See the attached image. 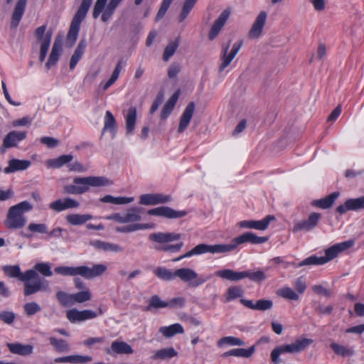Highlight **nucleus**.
<instances>
[{
	"instance_id": "44",
	"label": "nucleus",
	"mask_w": 364,
	"mask_h": 364,
	"mask_svg": "<svg viewBox=\"0 0 364 364\" xmlns=\"http://www.w3.org/2000/svg\"><path fill=\"white\" fill-rule=\"evenodd\" d=\"M134 200V198L133 197H114L110 195H107L101 198L102 202L112 204H127Z\"/></svg>"
},
{
	"instance_id": "50",
	"label": "nucleus",
	"mask_w": 364,
	"mask_h": 364,
	"mask_svg": "<svg viewBox=\"0 0 364 364\" xmlns=\"http://www.w3.org/2000/svg\"><path fill=\"white\" fill-rule=\"evenodd\" d=\"M184 211H176L167 206H161V215L167 218H179L186 215Z\"/></svg>"
},
{
	"instance_id": "28",
	"label": "nucleus",
	"mask_w": 364,
	"mask_h": 364,
	"mask_svg": "<svg viewBox=\"0 0 364 364\" xmlns=\"http://www.w3.org/2000/svg\"><path fill=\"white\" fill-rule=\"evenodd\" d=\"M31 166V161L28 160L11 159L9 161V166H6L4 171L6 173H11L16 171H23Z\"/></svg>"
},
{
	"instance_id": "23",
	"label": "nucleus",
	"mask_w": 364,
	"mask_h": 364,
	"mask_svg": "<svg viewBox=\"0 0 364 364\" xmlns=\"http://www.w3.org/2000/svg\"><path fill=\"white\" fill-rule=\"evenodd\" d=\"M240 303L247 308L257 311L269 310L273 306V301L270 299H259L254 304L252 300L241 299Z\"/></svg>"
},
{
	"instance_id": "54",
	"label": "nucleus",
	"mask_w": 364,
	"mask_h": 364,
	"mask_svg": "<svg viewBox=\"0 0 364 364\" xmlns=\"http://www.w3.org/2000/svg\"><path fill=\"white\" fill-rule=\"evenodd\" d=\"M277 294L278 296L288 300L297 301L299 299V296L289 287L279 289Z\"/></svg>"
},
{
	"instance_id": "11",
	"label": "nucleus",
	"mask_w": 364,
	"mask_h": 364,
	"mask_svg": "<svg viewBox=\"0 0 364 364\" xmlns=\"http://www.w3.org/2000/svg\"><path fill=\"white\" fill-rule=\"evenodd\" d=\"M4 274L11 278H17L21 282L32 280L38 277L37 272L34 270H27L21 272L18 265H5L2 267Z\"/></svg>"
},
{
	"instance_id": "47",
	"label": "nucleus",
	"mask_w": 364,
	"mask_h": 364,
	"mask_svg": "<svg viewBox=\"0 0 364 364\" xmlns=\"http://www.w3.org/2000/svg\"><path fill=\"white\" fill-rule=\"evenodd\" d=\"M92 297V293L89 289H85L81 291L73 294V304L75 303L82 304L90 301Z\"/></svg>"
},
{
	"instance_id": "62",
	"label": "nucleus",
	"mask_w": 364,
	"mask_h": 364,
	"mask_svg": "<svg viewBox=\"0 0 364 364\" xmlns=\"http://www.w3.org/2000/svg\"><path fill=\"white\" fill-rule=\"evenodd\" d=\"M167 308L169 309H181L185 306L186 299L182 296H178L172 298L168 301H166Z\"/></svg>"
},
{
	"instance_id": "46",
	"label": "nucleus",
	"mask_w": 364,
	"mask_h": 364,
	"mask_svg": "<svg viewBox=\"0 0 364 364\" xmlns=\"http://www.w3.org/2000/svg\"><path fill=\"white\" fill-rule=\"evenodd\" d=\"M116 128V121L114 115L110 111H107L105 116V123L102 129V134L105 131H109L114 134Z\"/></svg>"
},
{
	"instance_id": "36",
	"label": "nucleus",
	"mask_w": 364,
	"mask_h": 364,
	"mask_svg": "<svg viewBox=\"0 0 364 364\" xmlns=\"http://www.w3.org/2000/svg\"><path fill=\"white\" fill-rule=\"evenodd\" d=\"M86 47V42L85 40H81L80 43L77 45V47L76 48L74 53L73 54L70 62V68L71 70L74 69L76 65L77 64L78 61L82 58L85 49Z\"/></svg>"
},
{
	"instance_id": "26",
	"label": "nucleus",
	"mask_w": 364,
	"mask_h": 364,
	"mask_svg": "<svg viewBox=\"0 0 364 364\" xmlns=\"http://www.w3.org/2000/svg\"><path fill=\"white\" fill-rule=\"evenodd\" d=\"M195 109V104L194 102H190L184 109L179 122V126L178 129V133H182L184 130L188 127L191 118L193 117V112Z\"/></svg>"
},
{
	"instance_id": "51",
	"label": "nucleus",
	"mask_w": 364,
	"mask_h": 364,
	"mask_svg": "<svg viewBox=\"0 0 364 364\" xmlns=\"http://www.w3.org/2000/svg\"><path fill=\"white\" fill-rule=\"evenodd\" d=\"M179 46V40L175 39L168 43V44L166 46L164 54L163 59L165 61H168L170 58L175 53Z\"/></svg>"
},
{
	"instance_id": "16",
	"label": "nucleus",
	"mask_w": 364,
	"mask_h": 364,
	"mask_svg": "<svg viewBox=\"0 0 364 364\" xmlns=\"http://www.w3.org/2000/svg\"><path fill=\"white\" fill-rule=\"evenodd\" d=\"M26 136V132L11 131L9 132L3 140V146L2 148H1V151L4 153L5 149L16 146L17 144L25 139Z\"/></svg>"
},
{
	"instance_id": "37",
	"label": "nucleus",
	"mask_w": 364,
	"mask_h": 364,
	"mask_svg": "<svg viewBox=\"0 0 364 364\" xmlns=\"http://www.w3.org/2000/svg\"><path fill=\"white\" fill-rule=\"evenodd\" d=\"M339 195L340 193L338 192H333L322 199L314 200L313 205L323 209L328 208L333 204L335 200Z\"/></svg>"
},
{
	"instance_id": "10",
	"label": "nucleus",
	"mask_w": 364,
	"mask_h": 364,
	"mask_svg": "<svg viewBox=\"0 0 364 364\" xmlns=\"http://www.w3.org/2000/svg\"><path fill=\"white\" fill-rule=\"evenodd\" d=\"M46 26L43 25L37 28L35 31V37L37 41L41 43V50L39 56V60L41 62L44 61L51 41V32L48 31L46 33Z\"/></svg>"
},
{
	"instance_id": "15",
	"label": "nucleus",
	"mask_w": 364,
	"mask_h": 364,
	"mask_svg": "<svg viewBox=\"0 0 364 364\" xmlns=\"http://www.w3.org/2000/svg\"><path fill=\"white\" fill-rule=\"evenodd\" d=\"M33 282L29 281L24 282L23 294L29 296L40 291H46L48 289V282L41 279L38 276L36 277Z\"/></svg>"
},
{
	"instance_id": "19",
	"label": "nucleus",
	"mask_w": 364,
	"mask_h": 364,
	"mask_svg": "<svg viewBox=\"0 0 364 364\" xmlns=\"http://www.w3.org/2000/svg\"><path fill=\"white\" fill-rule=\"evenodd\" d=\"M171 200V196L161 193L143 194L139 198V203L144 205H155L166 203Z\"/></svg>"
},
{
	"instance_id": "43",
	"label": "nucleus",
	"mask_w": 364,
	"mask_h": 364,
	"mask_svg": "<svg viewBox=\"0 0 364 364\" xmlns=\"http://www.w3.org/2000/svg\"><path fill=\"white\" fill-rule=\"evenodd\" d=\"M177 355V352L173 348H162L155 352L151 356L154 360H165Z\"/></svg>"
},
{
	"instance_id": "56",
	"label": "nucleus",
	"mask_w": 364,
	"mask_h": 364,
	"mask_svg": "<svg viewBox=\"0 0 364 364\" xmlns=\"http://www.w3.org/2000/svg\"><path fill=\"white\" fill-rule=\"evenodd\" d=\"M197 0H186L178 16L179 22L183 21L193 8Z\"/></svg>"
},
{
	"instance_id": "30",
	"label": "nucleus",
	"mask_w": 364,
	"mask_h": 364,
	"mask_svg": "<svg viewBox=\"0 0 364 364\" xmlns=\"http://www.w3.org/2000/svg\"><path fill=\"white\" fill-rule=\"evenodd\" d=\"M6 346L11 353L20 355H31L33 350V346L29 344L23 345L20 343H8Z\"/></svg>"
},
{
	"instance_id": "13",
	"label": "nucleus",
	"mask_w": 364,
	"mask_h": 364,
	"mask_svg": "<svg viewBox=\"0 0 364 364\" xmlns=\"http://www.w3.org/2000/svg\"><path fill=\"white\" fill-rule=\"evenodd\" d=\"M97 316L98 314L96 312L90 309L79 311L76 309H72L66 311V318L73 323L93 319Z\"/></svg>"
},
{
	"instance_id": "64",
	"label": "nucleus",
	"mask_w": 364,
	"mask_h": 364,
	"mask_svg": "<svg viewBox=\"0 0 364 364\" xmlns=\"http://www.w3.org/2000/svg\"><path fill=\"white\" fill-rule=\"evenodd\" d=\"M28 229L31 232H38V233H47L48 227L43 223H31L28 225Z\"/></svg>"
},
{
	"instance_id": "9",
	"label": "nucleus",
	"mask_w": 364,
	"mask_h": 364,
	"mask_svg": "<svg viewBox=\"0 0 364 364\" xmlns=\"http://www.w3.org/2000/svg\"><path fill=\"white\" fill-rule=\"evenodd\" d=\"M176 277L182 282L188 283L192 287H197L206 282V279L200 277L193 269L188 267L179 268L175 270Z\"/></svg>"
},
{
	"instance_id": "21",
	"label": "nucleus",
	"mask_w": 364,
	"mask_h": 364,
	"mask_svg": "<svg viewBox=\"0 0 364 364\" xmlns=\"http://www.w3.org/2000/svg\"><path fill=\"white\" fill-rule=\"evenodd\" d=\"M230 14V11L228 9H225L215 21L208 34V38L210 40H213L218 35L219 32L228 19Z\"/></svg>"
},
{
	"instance_id": "6",
	"label": "nucleus",
	"mask_w": 364,
	"mask_h": 364,
	"mask_svg": "<svg viewBox=\"0 0 364 364\" xmlns=\"http://www.w3.org/2000/svg\"><path fill=\"white\" fill-rule=\"evenodd\" d=\"M107 269V267L103 264H95L92 267L87 266L66 267L60 266L54 269L56 274L63 276H81L85 279H90L103 274Z\"/></svg>"
},
{
	"instance_id": "34",
	"label": "nucleus",
	"mask_w": 364,
	"mask_h": 364,
	"mask_svg": "<svg viewBox=\"0 0 364 364\" xmlns=\"http://www.w3.org/2000/svg\"><path fill=\"white\" fill-rule=\"evenodd\" d=\"M92 218L90 214H69L66 215V221L73 225H81Z\"/></svg>"
},
{
	"instance_id": "39",
	"label": "nucleus",
	"mask_w": 364,
	"mask_h": 364,
	"mask_svg": "<svg viewBox=\"0 0 364 364\" xmlns=\"http://www.w3.org/2000/svg\"><path fill=\"white\" fill-rule=\"evenodd\" d=\"M73 159L71 154L62 155L56 159H50L47 161L48 166L54 168H59L63 165L70 162Z\"/></svg>"
},
{
	"instance_id": "7",
	"label": "nucleus",
	"mask_w": 364,
	"mask_h": 364,
	"mask_svg": "<svg viewBox=\"0 0 364 364\" xmlns=\"http://www.w3.org/2000/svg\"><path fill=\"white\" fill-rule=\"evenodd\" d=\"M314 341L311 338H306L304 337H300L294 342L279 346L273 349L272 358L274 361L277 360V358L280 356L281 354L285 353H298L304 350L308 346L311 345Z\"/></svg>"
},
{
	"instance_id": "17",
	"label": "nucleus",
	"mask_w": 364,
	"mask_h": 364,
	"mask_svg": "<svg viewBox=\"0 0 364 364\" xmlns=\"http://www.w3.org/2000/svg\"><path fill=\"white\" fill-rule=\"evenodd\" d=\"M267 14L264 11L259 12L250 28L248 36L250 38L256 39L260 37L265 25Z\"/></svg>"
},
{
	"instance_id": "61",
	"label": "nucleus",
	"mask_w": 364,
	"mask_h": 364,
	"mask_svg": "<svg viewBox=\"0 0 364 364\" xmlns=\"http://www.w3.org/2000/svg\"><path fill=\"white\" fill-rule=\"evenodd\" d=\"M218 346H221L223 344H229L231 346H244L245 342L240 338L234 336H227L222 338L218 341Z\"/></svg>"
},
{
	"instance_id": "18",
	"label": "nucleus",
	"mask_w": 364,
	"mask_h": 364,
	"mask_svg": "<svg viewBox=\"0 0 364 364\" xmlns=\"http://www.w3.org/2000/svg\"><path fill=\"white\" fill-rule=\"evenodd\" d=\"M267 14L264 11L259 12L250 28L248 36L250 38L256 39L260 37L265 25Z\"/></svg>"
},
{
	"instance_id": "20",
	"label": "nucleus",
	"mask_w": 364,
	"mask_h": 364,
	"mask_svg": "<svg viewBox=\"0 0 364 364\" xmlns=\"http://www.w3.org/2000/svg\"><path fill=\"white\" fill-rule=\"evenodd\" d=\"M320 218L321 215L319 213H312L307 220L297 222L294 226L293 231L294 232L301 230L309 231L316 226Z\"/></svg>"
},
{
	"instance_id": "8",
	"label": "nucleus",
	"mask_w": 364,
	"mask_h": 364,
	"mask_svg": "<svg viewBox=\"0 0 364 364\" xmlns=\"http://www.w3.org/2000/svg\"><path fill=\"white\" fill-rule=\"evenodd\" d=\"M242 41L235 42L230 51H229L230 41L225 44H223L222 50L220 55L221 63L218 68L220 73H222L228 66L230 65L235 55L238 53L242 46Z\"/></svg>"
},
{
	"instance_id": "52",
	"label": "nucleus",
	"mask_w": 364,
	"mask_h": 364,
	"mask_svg": "<svg viewBox=\"0 0 364 364\" xmlns=\"http://www.w3.org/2000/svg\"><path fill=\"white\" fill-rule=\"evenodd\" d=\"M154 274L159 278L163 280L171 281L176 278L175 271L166 269L165 267H158L154 270Z\"/></svg>"
},
{
	"instance_id": "29",
	"label": "nucleus",
	"mask_w": 364,
	"mask_h": 364,
	"mask_svg": "<svg viewBox=\"0 0 364 364\" xmlns=\"http://www.w3.org/2000/svg\"><path fill=\"white\" fill-rule=\"evenodd\" d=\"M92 358L90 355H72L64 357H58L54 359L55 363H86L91 362Z\"/></svg>"
},
{
	"instance_id": "35",
	"label": "nucleus",
	"mask_w": 364,
	"mask_h": 364,
	"mask_svg": "<svg viewBox=\"0 0 364 364\" xmlns=\"http://www.w3.org/2000/svg\"><path fill=\"white\" fill-rule=\"evenodd\" d=\"M179 94V91H176L166 102L161 112V118L162 119H166L168 116L171 113L176 103L177 102Z\"/></svg>"
},
{
	"instance_id": "58",
	"label": "nucleus",
	"mask_w": 364,
	"mask_h": 364,
	"mask_svg": "<svg viewBox=\"0 0 364 364\" xmlns=\"http://www.w3.org/2000/svg\"><path fill=\"white\" fill-rule=\"evenodd\" d=\"M245 278H248L252 282H261L266 279L265 274L262 270H257L256 272L245 271Z\"/></svg>"
},
{
	"instance_id": "5",
	"label": "nucleus",
	"mask_w": 364,
	"mask_h": 364,
	"mask_svg": "<svg viewBox=\"0 0 364 364\" xmlns=\"http://www.w3.org/2000/svg\"><path fill=\"white\" fill-rule=\"evenodd\" d=\"M181 235L176 232H154L149 235V239L154 243V248L157 251L178 252L183 246V242L171 245V242L179 240Z\"/></svg>"
},
{
	"instance_id": "32",
	"label": "nucleus",
	"mask_w": 364,
	"mask_h": 364,
	"mask_svg": "<svg viewBox=\"0 0 364 364\" xmlns=\"http://www.w3.org/2000/svg\"><path fill=\"white\" fill-rule=\"evenodd\" d=\"M81 22L82 21H80L74 18H73L72 20L68 33L67 35L66 41L67 44L70 47H72L75 44L77 38Z\"/></svg>"
},
{
	"instance_id": "2",
	"label": "nucleus",
	"mask_w": 364,
	"mask_h": 364,
	"mask_svg": "<svg viewBox=\"0 0 364 364\" xmlns=\"http://www.w3.org/2000/svg\"><path fill=\"white\" fill-rule=\"evenodd\" d=\"M112 181L105 176H77L73 178V183L63 186V193L70 195H82L90 191L91 188L108 186Z\"/></svg>"
},
{
	"instance_id": "38",
	"label": "nucleus",
	"mask_w": 364,
	"mask_h": 364,
	"mask_svg": "<svg viewBox=\"0 0 364 364\" xmlns=\"http://www.w3.org/2000/svg\"><path fill=\"white\" fill-rule=\"evenodd\" d=\"M136 121V109L134 107H130L126 115V130L127 134H132L134 129Z\"/></svg>"
},
{
	"instance_id": "59",
	"label": "nucleus",
	"mask_w": 364,
	"mask_h": 364,
	"mask_svg": "<svg viewBox=\"0 0 364 364\" xmlns=\"http://www.w3.org/2000/svg\"><path fill=\"white\" fill-rule=\"evenodd\" d=\"M255 351V348L254 346H251L248 349L245 348H235L232 350V355L235 357H242V358H250L251 357Z\"/></svg>"
},
{
	"instance_id": "45",
	"label": "nucleus",
	"mask_w": 364,
	"mask_h": 364,
	"mask_svg": "<svg viewBox=\"0 0 364 364\" xmlns=\"http://www.w3.org/2000/svg\"><path fill=\"white\" fill-rule=\"evenodd\" d=\"M122 0H110L102 15V21H107Z\"/></svg>"
},
{
	"instance_id": "31",
	"label": "nucleus",
	"mask_w": 364,
	"mask_h": 364,
	"mask_svg": "<svg viewBox=\"0 0 364 364\" xmlns=\"http://www.w3.org/2000/svg\"><path fill=\"white\" fill-rule=\"evenodd\" d=\"M159 331L166 338H171L176 334H183L184 329L180 323H174L168 326H161Z\"/></svg>"
},
{
	"instance_id": "22",
	"label": "nucleus",
	"mask_w": 364,
	"mask_h": 364,
	"mask_svg": "<svg viewBox=\"0 0 364 364\" xmlns=\"http://www.w3.org/2000/svg\"><path fill=\"white\" fill-rule=\"evenodd\" d=\"M359 209H364V196L347 200L344 205L338 206L336 210L339 213L343 214L348 210H357Z\"/></svg>"
},
{
	"instance_id": "60",
	"label": "nucleus",
	"mask_w": 364,
	"mask_h": 364,
	"mask_svg": "<svg viewBox=\"0 0 364 364\" xmlns=\"http://www.w3.org/2000/svg\"><path fill=\"white\" fill-rule=\"evenodd\" d=\"M25 314L28 316H33L41 310V306L36 301L26 303L23 306Z\"/></svg>"
},
{
	"instance_id": "63",
	"label": "nucleus",
	"mask_w": 364,
	"mask_h": 364,
	"mask_svg": "<svg viewBox=\"0 0 364 364\" xmlns=\"http://www.w3.org/2000/svg\"><path fill=\"white\" fill-rule=\"evenodd\" d=\"M151 308L154 309H162L167 308L166 301H162L159 296L154 295L151 297L149 300V304L147 309L149 310Z\"/></svg>"
},
{
	"instance_id": "14",
	"label": "nucleus",
	"mask_w": 364,
	"mask_h": 364,
	"mask_svg": "<svg viewBox=\"0 0 364 364\" xmlns=\"http://www.w3.org/2000/svg\"><path fill=\"white\" fill-rule=\"evenodd\" d=\"M80 205V203L77 200L66 197L51 202L49 204V208L53 211L60 213L68 209H77Z\"/></svg>"
},
{
	"instance_id": "3",
	"label": "nucleus",
	"mask_w": 364,
	"mask_h": 364,
	"mask_svg": "<svg viewBox=\"0 0 364 364\" xmlns=\"http://www.w3.org/2000/svg\"><path fill=\"white\" fill-rule=\"evenodd\" d=\"M355 245L354 240H348L342 242L335 244L325 250V256L317 257L316 255L310 256L300 263L296 264L292 263L295 267H301L309 265H322L324 264L338 256L341 252L351 248Z\"/></svg>"
},
{
	"instance_id": "55",
	"label": "nucleus",
	"mask_w": 364,
	"mask_h": 364,
	"mask_svg": "<svg viewBox=\"0 0 364 364\" xmlns=\"http://www.w3.org/2000/svg\"><path fill=\"white\" fill-rule=\"evenodd\" d=\"M73 294H68L63 291H58L56 293V298L59 303L64 306L73 305Z\"/></svg>"
},
{
	"instance_id": "12",
	"label": "nucleus",
	"mask_w": 364,
	"mask_h": 364,
	"mask_svg": "<svg viewBox=\"0 0 364 364\" xmlns=\"http://www.w3.org/2000/svg\"><path fill=\"white\" fill-rule=\"evenodd\" d=\"M275 217L268 215L261 220H242L237 223V226L244 229H255L257 230H265L267 229L270 222L274 221Z\"/></svg>"
},
{
	"instance_id": "49",
	"label": "nucleus",
	"mask_w": 364,
	"mask_h": 364,
	"mask_svg": "<svg viewBox=\"0 0 364 364\" xmlns=\"http://www.w3.org/2000/svg\"><path fill=\"white\" fill-rule=\"evenodd\" d=\"M141 208H134L129 209L124 214L125 223H134L139 221L141 218Z\"/></svg>"
},
{
	"instance_id": "57",
	"label": "nucleus",
	"mask_w": 364,
	"mask_h": 364,
	"mask_svg": "<svg viewBox=\"0 0 364 364\" xmlns=\"http://www.w3.org/2000/svg\"><path fill=\"white\" fill-rule=\"evenodd\" d=\"M33 270H34L36 272H38L44 277H51L53 275L51 267L48 263H37L35 264L34 269Z\"/></svg>"
},
{
	"instance_id": "33",
	"label": "nucleus",
	"mask_w": 364,
	"mask_h": 364,
	"mask_svg": "<svg viewBox=\"0 0 364 364\" xmlns=\"http://www.w3.org/2000/svg\"><path fill=\"white\" fill-rule=\"evenodd\" d=\"M62 48V43L60 41L55 40L51 53L50 54L48 62L46 63V66L49 70L52 66L55 65L58 62L59 55Z\"/></svg>"
},
{
	"instance_id": "25",
	"label": "nucleus",
	"mask_w": 364,
	"mask_h": 364,
	"mask_svg": "<svg viewBox=\"0 0 364 364\" xmlns=\"http://www.w3.org/2000/svg\"><path fill=\"white\" fill-rule=\"evenodd\" d=\"M105 352L109 355L132 354L133 349L126 342L114 341L112 343L110 348H105Z\"/></svg>"
},
{
	"instance_id": "4",
	"label": "nucleus",
	"mask_w": 364,
	"mask_h": 364,
	"mask_svg": "<svg viewBox=\"0 0 364 364\" xmlns=\"http://www.w3.org/2000/svg\"><path fill=\"white\" fill-rule=\"evenodd\" d=\"M33 209V205L24 200L10 207L8 210L6 218L4 221V225L8 229H20L27 223V218L25 213Z\"/></svg>"
},
{
	"instance_id": "48",
	"label": "nucleus",
	"mask_w": 364,
	"mask_h": 364,
	"mask_svg": "<svg viewBox=\"0 0 364 364\" xmlns=\"http://www.w3.org/2000/svg\"><path fill=\"white\" fill-rule=\"evenodd\" d=\"M92 0H82L81 5L73 18L82 21L86 16V14L92 4Z\"/></svg>"
},
{
	"instance_id": "41",
	"label": "nucleus",
	"mask_w": 364,
	"mask_h": 364,
	"mask_svg": "<svg viewBox=\"0 0 364 364\" xmlns=\"http://www.w3.org/2000/svg\"><path fill=\"white\" fill-rule=\"evenodd\" d=\"M330 347L336 354L342 357L352 356L355 353L352 348L342 346L335 342H332Z\"/></svg>"
},
{
	"instance_id": "1",
	"label": "nucleus",
	"mask_w": 364,
	"mask_h": 364,
	"mask_svg": "<svg viewBox=\"0 0 364 364\" xmlns=\"http://www.w3.org/2000/svg\"><path fill=\"white\" fill-rule=\"evenodd\" d=\"M266 241H267V238L265 237H259L252 232H247L234 237L229 244H199L183 255L174 258L173 262H178L186 257H190L193 255H198L205 253L216 254L229 252L235 250L238 245L246 242H250L251 244H262Z\"/></svg>"
},
{
	"instance_id": "42",
	"label": "nucleus",
	"mask_w": 364,
	"mask_h": 364,
	"mask_svg": "<svg viewBox=\"0 0 364 364\" xmlns=\"http://www.w3.org/2000/svg\"><path fill=\"white\" fill-rule=\"evenodd\" d=\"M153 228L154 225L150 224H132L123 227H117L116 228V230L118 232L127 233L137 231L139 230L151 229Z\"/></svg>"
},
{
	"instance_id": "24",
	"label": "nucleus",
	"mask_w": 364,
	"mask_h": 364,
	"mask_svg": "<svg viewBox=\"0 0 364 364\" xmlns=\"http://www.w3.org/2000/svg\"><path fill=\"white\" fill-rule=\"evenodd\" d=\"M245 271L236 272L230 269H223L215 272V275L230 282H238L245 279Z\"/></svg>"
},
{
	"instance_id": "27",
	"label": "nucleus",
	"mask_w": 364,
	"mask_h": 364,
	"mask_svg": "<svg viewBox=\"0 0 364 364\" xmlns=\"http://www.w3.org/2000/svg\"><path fill=\"white\" fill-rule=\"evenodd\" d=\"M27 0H18L11 18V26L12 28H16L24 14L25 9L26 6Z\"/></svg>"
},
{
	"instance_id": "53",
	"label": "nucleus",
	"mask_w": 364,
	"mask_h": 364,
	"mask_svg": "<svg viewBox=\"0 0 364 364\" xmlns=\"http://www.w3.org/2000/svg\"><path fill=\"white\" fill-rule=\"evenodd\" d=\"M243 295V290L240 287H230L227 289L225 294V301L229 302L232 300L242 297Z\"/></svg>"
},
{
	"instance_id": "40",
	"label": "nucleus",
	"mask_w": 364,
	"mask_h": 364,
	"mask_svg": "<svg viewBox=\"0 0 364 364\" xmlns=\"http://www.w3.org/2000/svg\"><path fill=\"white\" fill-rule=\"evenodd\" d=\"M49 341L50 345L53 346L55 350L58 353H68L70 351V345L65 340L58 339L55 337H50Z\"/></svg>"
}]
</instances>
